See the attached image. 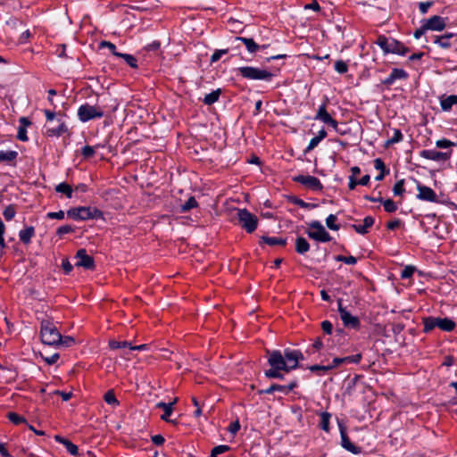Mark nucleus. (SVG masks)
I'll return each mask as SVG.
<instances>
[{
  "label": "nucleus",
  "mask_w": 457,
  "mask_h": 457,
  "mask_svg": "<svg viewBox=\"0 0 457 457\" xmlns=\"http://www.w3.org/2000/svg\"><path fill=\"white\" fill-rule=\"evenodd\" d=\"M457 104V95L443 96L440 100V105L443 111H450L452 107Z\"/></svg>",
  "instance_id": "27"
},
{
  "label": "nucleus",
  "mask_w": 457,
  "mask_h": 457,
  "mask_svg": "<svg viewBox=\"0 0 457 457\" xmlns=\"http://www.w3.org/2000/svg\"><path fill=\"white\" fill-rule=\"evenodd\" d=\"M238 224L247 232L253 233L258 226V218L247 209H237Z\"/></svg>",
  "instance_id": "6"
},
{
  "label": "nucleus",
  "mask_w": 457,
  "mask_h": 457,
  "mask_svg": "<svg viewBox=\"0 0 457 457\" xmlns=\"http://www.w3.org/2000/svg\"><path fill=\"white\" fill-rule=\"evenodd\" d=\"M59 125L56 128H47L46 134L48 137H60L68 132V127L63 120H58Z\"/></svg>",
  "instance_id": "22"
},
{
  "label": "nucleus",
  "mask_w": 457,
  "mask_h": 457,
  "mask_svg": "<svg viewBox=\"0 0 457 457\" xmlns=\"http://www.w3.org/2000/svg\"><path fill=\"white\" fill-rule=\"evenodd\" d=\"M344 358V362L345 363H359L362 358V355L361 353H356V354H353V355H350V356H346V357H343Z\"/></svg>",
  "instance_id": "52"
},
{
  "label": "nucleus",
  "mask_w": 457,
  "mask_h": 457,
  "mask_svg": "<svg viewBox=\"0 0 457 457\" xmlns=\"http://www.w3.org/2000/svg\"><path fill=\"white\" fill-rule=\"evenodd\" d=\"M40 337L42 343L48 345H57L58 342L62 340L61 333L55 325L48 320H44L41 322Z\"/></svg>",
  "instance_id": "3"
},
{
  "label": "nucleus",
  "mask_w": 457,
  "mask_h": 457,
  "mask_svg": "<svg viewBox=\"0 0 457 457\" xmlns=\"http://www.w3.org/2000/svg\"><path fill=\"white\" fill-rule=\"evenodd\" d=\"M118 57L122 58L129 67L133 69L137 68V61L132 54L121 53L118 54Z\"/></svg>",
  "instance_id": "35"
},
{
  "label": "nucleus",
  "mask_w": 457,
  "mask_h": 457,
  "mask_svg": "<svg viewBox=\"0 0 457 457\" xmlns=\"http://www.w3.org/2000/svg\"><path fill=\"white\" fill-rule=\"evenodd\" d=\"M262 241L265 244L275 246V245H281L284 246L287 244V239L282 237H262Z\"/></svg>",
  "instance_id": "32"
},
{
  "label": "nucleus",
  "mask_w": 457,
  "mask_h": 457,
  "mask_svg": "<svg viewBox=\"0 0 457 457\" xmlns=\"http://www.w3.org/2000/svg\"><path fill=\"white\" fill-rule=\"evenodd\" d=\"M448 18H444L439 15H434L429 19L423 21L424 29L433 31H442L446 27V21Z\"/></svg>",
  "instance_id": "16"
},
{
  "label": "nucleus",
  "mask_w": 457,
  "mask_h": 457,
  "mask_svg": "<svg viewBox=\"0 0 457 457\" xmlns=\"http://www.w3.org/2000/svg\"><path fill=\"white\" fill-rule=\"evenodd\" d=\"M337 216L334 214H329L326 219V225L329 229L338 230L339 225L336 223Z\"/></svg>",
  "instance_id": "43"
},
{
  "label": "nucleus",
  "mask_w": 457,
  "mask_h": 457,
  "mask_svg": "<svg viewBox=\"0 0 457 457\" xmlns=\"http://www.w3.org/2000/svg\"><path fill=\"white\" fill-rule=\"evenodd\" d=\"M55 191L64 194L68 198L72 197V187L65 182L60 183L55 187Z\"/></svg>",
  "instance_id": "34"
},
{
  "label": "nucleus",
  "mask_w": 457,
  "mask_h": 457,
  "mask_svg": "<svg viewBox=\"0 0 457 457\" xmlns=\"http://www.w3.org/2000/svg\"><path fill=\"white\" fill-rule=\"evenodd\" d=\"M335 70L339 73V74H345L348 71V64L343 61V60H338L335 62Z\"/></svg>",
  "instance_id": "45"
},
{
  "label": "nucleus",
  "mask_w": 457,
  "mask_h": 457,
  "mask_svg": "<svg viewBox=\"0 0 457 457\" xmlns=\"http://www.w3.org/2000/svg\"><path fill=\"white\" fill-rule=\"evenodd\" d=\"M5 232V225L4 223L0 220V249L3 250L6 247V244L4 241V235Z\"/></svg>",
  "instance_id": "57"
},
{
  "label": "nucleus",
  "mask_w": 457,
  "mask_h": 457,
  "mask_svg": "<svg viewBox=\"0 0 457 457\" xmlns=\"http://www.w3.org/2000/svg\"><path fill=\"white\" fill-rule=\"evenodd\" d=\"M315 120H320L323 123L331 126L337 132L338 130V122L331 117L327 111V104H322L316 113Z\"/></svg>",
  "instance_id": "15"
},
{
  "label": "nucleus",
  "mask_w": 457,
  "mask_h": 457,
  "mask_svg": "<svg viewBox=\"0 0 457 457\" xmlns=\"http://www.w3.org/2000/svg\"><path fill=\"white\" fill-rule=\"evenodd\" d=\"M417 189L419 191L417 195L418 199L431 203H438L437 195L431 187L418 184Z\"/></svg>",
  "instance_id": "17"
},
{
  "label": "nucleus",
  "mask_w": 457,
  "mask_h": 457,
  "mask_svg": "<svg viewBox=\"0 0 457 457\" xmlns=\"http://www.w3.org/2000/svg\"><path fill=\"white\" fill-rule=\"evenodd\" d=\"M309 370L312 372H318V371L328 372V371L331 370V367H328V365L315 364V365L310 366Z\"/></svg>",
  "instance_id": "56"
},
{
  "label": "nucleus",
  "mask_w": 457,
  "mask_h": 457,
  "mask_svg": "<svg viewBox=\"0 0 457 457\" xmlns=\"http://www.w3.org/2000/svg\"><path fill=\"white\" fill-rule=\"evenodd\" d=\"M374 167L376 170H380V172L389 174V169L386 167L385 162L380 158L374 160Z\"/></svg>",
  "instance_id": "48"
},
{
  "label": "nucleus",
  "mask_w": 457,
  "mask_h": 457,
  "mask_svg": "<svg viewBox=\"0 0 457 457\" xmlns=\"http://www.w3.org/2000/svg\"><path fill=\"white\" fill-rule=\"evenodd\" d=\"M228 49L215 50V52L211 56V59H210L211 63H214V62H218L221 58V56L223 54H228Z\"/></svg>",
  "instance_id": "49"
},
{
  "label": "nucleus",
  "mask_w": 457,
  "mask_h": 457,
  "mask_svg": "<svg viewBox=\"0 0 457 457\" xmlns=\"http://www.w3.org/2000/svg\"><path fill=\"white\" fill-rule=\"evenodd\" d=\"M456 327L455 322L449 318H438V328L445 332L453 331Z\"/></svg>",
  "instance_id": "28"
},
{
  "label": "nucleus",
  "mask_w": 457,
  "mask_h": 457,
  "mask_svg": "<svg viewBox=\"0 0 457 457\" xmlns=\"http://www.w3.org/2000/svg\"><path fill=\"white\" fill-rule=\"evenodd\" d=\"M74 228L71 225H63V226H61L57 228L56 230V234L59 236V237H62L65 234H69V233H72L74 232Z\"/></svg>",
  "instance_id": "51"
},
{
  "label": "nucleus",
  "mask_w": 457,
  "mask_h": 457,
  "mask_svg": "<svg viewBox=\"0 0 457 457\" xmlns=\"http://www.w3.org/2000/svg\"><path fill=\"white\" fill-rule=\"evenodd\" d=\"M17 138L21 141H27L28 140V137H27V130H26V128L25 127H20L19 129H18V134H17Z\"/></svg>",
  "instance_id": "63"
},
{
  "label": "nucleus",
  "mask_w": 457,
  "mask_h": 457,
  "mask_svg": "<svg viewBox=\"0 0 457 457\" xmlns=\"http://www.w3.org/2000/svg\"><path fill=\"white\" fill-rule=\"evenodd\" d=\"M376 43L383 50L385 54H396L399 55H405L410 52V49L402 42L394 38H388L384 35H379Z\"/></svg>",
  "instance_id": "2"
},
{
  "label": "nucleus",
  "mask_w": 457,
  "mask_h": 457,
  "mask_svg": "<svg viewBox=\"0 0 457 457\" xmlns=\"http://www.w3.org/2000/svg\"><path fill=\"white\" fill-rule=\"evenodd\" d=\"M74 343H75V340H74L73 337H62V340L60 342H58L57 345H62V346H65V347H70Z\"/></svg>",
  "instance_id": "58"
},
{
  "label": "nucleus",
  "mask_w": 457,
  "mask_h": 457,
  "mask_svg": "<svg viewBox=\"0 0 457 457\" xmlns=\"http://www.w3.org/2000/svg\"><path fill=\"white\" fill-rule=\"evenodd\" d=\"M453 37V33H445L442 36H436L434 38V43L437 44L440 47L444 49H448L452 46L450 39Z\"/></svg>",
  "instance_id": "26"
},
{
  "label": "nucleus",
  "mask_w": 457,
  "mask_h": 457,
  "mask_svg": "<svg viewBox=\"0 0 457 457\" xmlns=\"http://www.w3.org/2000/svg\"><path fill=\"white\" fill-rule=\"evenodd\" d=\"M54 440L62 445H63L66 450L73 456H77L79 454V448L76 445H74L71 441L67 438L62 437L60 435L54 436Z\"/></svg>",
  "instance_id": "20"
},
{
  "label": "nucleus",
  "mask_w": 457,
  "mask_h": 457,
  "mask_svg": "<svg viewBox=\"0 0 457 457\" xmlns=\"http://www.w3.org/2000/svg\"><path fill=\"white\" fill-rule=\"evenodd\" d=\"M438 318L439 317H426L423 318V325H424V332L428 333L433 330L435 328H438Z\"/></svg>",
  "instance_id": "30"
},
{
  "label": "nucleus",
  "mask_w": 457,
  "mask_h": 457,
  "mask_svg": "<svg viewBox=\"0 0 457 457\" xmlns=\"http://www.w3.org/2000/svg\"><path fill=\"white\" fill-rule=\"evenodd\" d=\"M408 73L403 69L395 68L392 70L390 75L386 78L382 83L386 86H391L396 79H406Z\"/></svg>",
  "instance_id": "18"
},
{
  "label": "nucleus",
  "mask_w": 457,
  "mask_h": 457,
  "mask_svg": "<svg viewBox=\"0 0 457 457\" xmlns=\"http://www.w3.org/2000/svg\"><path fill=\"white\" fill-rule=\"evenodd\" d=\"M320 142V140L317 137H312L304 152L308 153L313 150L319 145Z\"/></svg>",
  "instance_id": "64"
},
{
  "label": "nucleus",
  "mask_w": 457,
  "mask_h": 457,
  "mask_svg": "<svg viewBox=\"0 0 457 457\" xmlns=\"http://www.w3.org/2000/svg\"><path fill=\"white\" fill-rule=\"evenodd\" d=\"M405 192L404 179L398 180L393 187V193L395 195L403 196Z\"/></svg>",
  "instance_id": "37"
},
{
  "label": "nucleus",
  "mask_w": 457,
  "mask_h": 457,
  "mask_svg": "<svg viewBox=\"0 0 457 457\" xmlns=\"http://www.w3.org/2000/svg\"><path fill=\"white\" fill-rule=\"evenodd\" d=\"M433 2L432 1H428V2H421L419 4V9H420V12L422 13V14H425L428 12V9L433 5Z\"/></svg>",
  "instance_id": "61"
},
{
  "label": "nucleus",
  "mask_w": 457,
  "mask_h": 457,
  "mask_svg": "<svg viewBox=\"0 0 457 457\" xmlns=\"http://www.w3.org/2000/svg\"><path fill=\"white\" fill-rule=\"evenodd\" d=\"M101 47H107L111 53L118 57V54H120L121 53L117 51L116 46L109 41H102L100 44Z\"/></svg>",
  "instance_id": "50"
},
{
  "label": "nucleus",
  "mask_w": 457,
  "mask_h": 457,
  "mask_svg": "<svg viewBox=\"0 0 457 457\" xmlns=\"http://www.w3.org/2000/svg\"><path fill=\"white\" fill-rule=\"evenodd\" d=\"M381 204H383L384 210L386 212L392 213V212H395L397 210V205H396V204L392 199L384 200L382 198Z\"/></svg>",
  "instance_id": "39"
},
{
  "label": "nucleus",
  "mask_w": 457,
  "mask_h": 457,
  "mask_svg": "<svg viewBox=\"0 0 457 457\" xmlns=\"http://www.w3.org/2000/svg\"><path fill=\"white\" fill-rule=\"evenodd\" d=\"M104 111L100 106L85 104L78 109V117L82 122L104 117Z\"/></svg>",
  "instance_id": "8"
},
{
  "label": "nucleus",
  "mask_w": 457,
  "mask_h": 457,
  "mask_svg": "<svg viewBox=\"0 0 457 457\" xmlns=\"http://www.w3.org/2000/svg\"><path fill=\"white\" fill-rule=\"evenodd\" d=\"M220 94H221V90L220 88H218V89L213 90L212 92L205 95L204 98L203 99L204 104L206 105L213 104L214 103H216L219 100Z\"/></svg>",
  "instance_id": "31"
},
{
  "label": "nucleus",
  "mask_w": 457,
  "mask_h": 457,
  "mask_svg": "<svg viewBox=\"0 0 457 457\" xmlns=\"http://www.w3.org/2000/svg\"><path fill=\"white\" fill-rule=\"evenodd\" d=\"M374 222L375 220L373 217L366 216L363 220V225L353 224L352 225V228L355 230V232L361 235H365L368 233L369 228L373 226Z\"/></svg>",
  "instance_id": "21"
},
{
  "label": "nucleus",
  "mask_w": 457,
  "mask_h": 457,
  "mask_svg": "<svg viewBox=\"0 0 457 457\" xmlns=\"http://www.w3.org/2000/svg\"><path fill=\"white\" fill-rule=\"evenodd\" d=\"M9 420L12 422L14 425H19L21 423H26V420L24 417L15 413V412H9L7 415Z\"/></svg>",
  "instance_id": "41"
},
{
  "label": "nucleus",
  "mask_w": 457,
  "mask_h": 457,
  "mask_svg": "<svg viewBox=\"0 0 457 457\" xmlns=\"http://www.w3.org/2000/svg\"><path fill=\"white\" fill-rule=\"evenodd\" d=\"M335 260L337 262H344L345 264H349V265H354L357 262V259L352 255H350V256L337 255L335 257Z\"/></svg>",
  "instance_id": "42"
},
{
  "label": "nucleus",
  "mask_w": 457,
  "mask_h": 457,
  "mask_svg": "<svg viewBox=\"0 0 457 457\" xmlns=\"http://www.w3.org/2000/svg\"><path fill=\"white\" fill-rule=\"evenodd\" d=\"M337 305L340 319L344 326L345 328L358 330L361 328V321L359 318L353 316L345 307H343L341 299L338 300Z\"/></svg>",
  "instance_id": "9"
},
{
  "label": "nucleus",
  "mask_w": 457,
  "mask_h": 457,
  "mask_svg": "<svg viewBox=\"0 0 457 457\" xmlns=\"http://www.w3.org/2000/svg\"><path fill=\"white\" fill-rule=\"evenodd\" d=\"M17 157L18 152L16 151H0V162H5L12 166H15Z\"/></svg>",
  "instance_id": "24"
},
{
  "label": "nucleus",
  "mask_w": 457,
  "mask_h": 457,
  "mask_svg": "<svg viewBox=\"0 0 457 457\" xmlns=\"http://www.w3.org/2000/svg\"><path fill=\"white\" fill-rule=\"evenodd\" d=\"M309 229L306 230L307 236L318 242H329L332 237L325 229L322 224L318 220H313L308 224Z\"/></svg>",
  "instance_id": "7"
},
{
  "label": "nucleus",
  "mask_w": 457,
  "mask_h": 457,
  "mask_svg": "<svg viewBox=\"0 0 457 457\" xmlns=\"http://www.w3.org/2000/svg\"><path fill=\"white\" fill-rule=\"evenodd\" d=\"M62 268L63 270V272L68 275L71 272L72 269H73V266L71 265V263L70 262L69 259L68 258H65L62 260Z\"/></svg>",
  "instance_id": "60"
},
{
  "label": "nucleus",
  "mask_w": 457,
  "mask_h": 457,
  "mask_svg": "<svg viewBox=\"0 0 457 457\" xmlns=\"http://www.w3.org/2000/svg\"><path fill=\"white\" fill-rule=\"evenodd\" d=\"M67 216L71 219L76 220H87L90 219H102L104 218V213L102 211L96 207H86V206H80L76 208H71L67 212Z\"/></svg>",
  "instance_id": "4"
},
{
  "label": "nucleus",
  "mask_w": 457,
  "mask_h": 457,
  "mask_svg": "<svg viewBox=\"0 0 457 457\" xmlns=\"http://www.w3.org/2000/svg\"><path fill=\"white\" fill-rule=\"evenodd\" d=\"M293 181L299 183L312 191H321L323 189V185L320 180L314 176L297 175L293 178Z\"/></svg>",
  "instance_id": "10"
},
{
  "label": "nucleus",
  "mask_w": 457,
  "mask_h": 457,
  "mask_svg": "<svg viewBox=\"0 0 457 457\" xmlns=\"http://www.w3.org/2000/svg\"><path fill=\"white\" fill-rule=\"evenodd\" d=\"M338 428L340 431L341 436V446L346 451L353 453L359 454L361 453V448L360 446L353 444L347 435L346 427L340 421H338Z\"/></svg>",
  "instance_id": "12"
},
{
  "label": "nucleus",
  "mask_w": 457,
  "mask_h": 457,
  "mask_svg": "<svg viewBox=\"0 0 457 457\" xmlns=\"http://www.w3.org/2000/svg\"><path fill=\"white\" fill-rule=\"evenodd\" d=\"M16 214L15 206L12 204H9L5 207L3 212V215L6 220H11Z\"/></svg>",
  "instance_id": "44"
},
{
  "label": "nucleus",
  "mask_w": 457,
  "mask_h": 457,
  "mask_svg": "<svg viewBox=\"0 0 457 457\" xmlns=\"http://www.w3.org/2000/svg\"><path fill=\"white\" fill-rule=\"evenodd\" d=\"M267 361L270 369L265 370V377L268 378L283 379L281 371L289 372L286 359L279 350H266Z\"/></svg>",
  "instance_id": "1"
},
{
  "label": "nucleus",
  "mask_w": 457,
  "mask_h": 457,
  "mask_svg": "<svg viewBox=\"0 0 457 457\" xmlns=\"http://www.w3.org/2000/svg\"><path fill=\"white\" fill-rule=\"evenodd\" d=\"M237 72L242 78L249 80L270 81L273 78L270 71L253 66L239 67Z\"/></svg>",
  "instance_id": "5"
},
{
  "label": "nucleus",
  "mask_w": 457,
  "mask_h": 457,
  "mask_svg": "<svg viewBox=\"0 0 457 457\" xmlns=\"http://www.w3.org/2000/svg\"><path fill=\"white\" fill-rule=\"evenodd\" d=\"M64 212L63 211H59V212H48L46 214V217L48 219H57V220H62L64 219Z\"/></svg>",
  "instance_id": "62"
},
{
  "label": "nucleus",
  "mask_w": 457,
  "mask_h": 457,
  "mask_svg": "<svg viewBox=\"0 0 457 457\" xmlns=\"http://www.w3.org/2000/svg\"><path fill=\"white\" fill-rule=\"evenodd\" d=\"M35 236V228L32 226L26 227L19 232L20 240L24 245H29L31 242V238Z\"/></svg>",
  "instance_id": "25"
},
{
  "label": "nucleus",
  "mask_w": 457,
  "mask_h": 457,
  "mask_svg": "<svg viewBox=\"0 0 457 457\" xmlns=\"http://www.w3.org/2000/svg\"><path fill=\"white\" fill-rule=\"evenodd\" d=\"M81 154L85 159H89L95 155V149L90 145H85L81 149Z\"/></svg>",
  "instance_id": "53"
},
{
  "label": "nucleus",
  "mask_w": 457,
  "mask_h": 457,
  "mask_svg": "<svg viewBox=\"0 0 457 457\" xmlns=\"http://www.w3.org/2000/svg\"><path fill=\"white\" fill-rule=\"evenodd\" d=\"M109 346L112 350H117L120 348H129L131 347V343L128 341H116V340H111L109 342Z\"/></svg>",
  "instance_id": "36"
},
{
  "label": "nucleus",
  "mask_w": 457,
  "mask_h": 457,
  "mask_svg": "<svg viewBox=\"0 0 457 457\" xmlns=\"http://www.w3.org/2000/svg\"><path fill=\"white\" fill-rule=\"evenodd\" d=\"M321 329L327 335H330L333 330V325L329 320H323L321 322Z\"/></svg>",
  "instance_id": "59"
},
{
  "label": "nucleus",
  "mask_w": 457,
  "mask_h": 457,
  "mask_svg": "<svg viewBox=\"0 0 457 457\" xmlns=\"http://www.w3.org/2000/svg\"><path fill=\"white\" fill-rule=\"evenodd\" d=\"M455 144L453 142H452L451 140L446 139V138H442V139L436 141V146L437 148H441V149H446L451 146H453Z\"/></svg>",
  "instance_id": "47"
},
{
  "label": "nucleus",
  "mask_w": 457,
  "mask_h": 457,
  "mask_svg": "<svg viewBox=\"0 0 457 457\" xmlns=\"http://www.w3.org/2000/svg\"><path fill=\"white\" fill-rule=\"evenodd\" d=\"M283 354L289 371L298 368L299 361L304 359L303 354L300 350L286 348L284 349Z\"/></svg>",
  "instance_id": "11"
},
{
  "label": "nucleus",
  "mask_w": 457,
  "mask_h": 457,
  "mask_svg": "<svg viewBox=\"0 0 457 457\" xmlns=\"http://www.w3.org/2000/svg\"><path fill=\"white\" fill-rule=\"evenodd\" d=\"M453 151L439 152L435 149H425L420 152V156L435 162H446L452 157Z\"/></svg>",
  "instance_id": "13"
},
{
  "label": "nucleus",
  "mask_w": 457,
  "mask_h": 457,
  "mask_svg": "<svg viewBox=\"0 0 457 457\" xmlns=\"http://www.w3.org/2000/svg\"><path fill=\"white\" fill-rule=\"evenodd\" d=\"M415 268L412 266H406L401 272L402 278H410L412 277Z\"/></svg>",
  "instance_id": "55"
},
{
  "label": "nucleus",
  "mask_w": 457,
  "mask_h": 457,
  "mask_svg": "<svg viewBox=\"0 0 457 457\" xmlns=\"http://www.w3.org/2000/svg\"><path fill=\"white\" fill-rule=\"evenodd\" d=\"M330 418H331V414L327 411H323L320 413V428L326 432H329V430H330V428H329Z\"/></svg>",
  "instance_id": "33"
},
{
  "label": "nucleus",
  "mask_w": 457,
  "mask_h": 457,
  "mask_svg": "<svg viewBox=\"0 0 457 457\" xmlns=\"http://www.w3.org/2000/svg\"><path fill=\"white\" fill-rule=\"evenodd\" d=\"M310 250V244L303 237H298L295 240V251L300 254H304Z\"/></svg>",
  "instance_id": "29"
},
{
  "label": "nucleus",
  "mask_w": 457,
  "mask_h": 457,
  "mask_svg": "<svg viewBox=\"0 0 457 457\" xmlns=\"http://www.w3.org/2000/svg\"><path fill=\"white\" fill-rule=\"evenodd\" d=\"M403 140V134L400 129H394V136L387 141V144H395Z\"/></svg>",
  "instance_id": "54"
},
{
  "label": "nucleus",
  "mask_w": 457,
  "mask_h": 457,
  "mask_svg": "<svg viewBox=\"0 0 457 457\" xmlns=\"http://www.w3.org/2000/svg\"><path fill=\"white\" fill-rule=\"evenodd\" d=\"M104 401L111 405L118 406L120 404L112 390L107 391L104 395Z\"/></svg>",
  "instance_id": "38"
},
{
  "label": "nucleus",
  "mask_w": 457,
  "mask_h": 457,
  "mask_svg": "<svg viewBox=\"0 0 457 457\" xmlns=\"http://www.w3.org/2000/svg\"><path fill=\"white\" fill-rule=\"evenodd\" d=\"M197 206V202L195 197L191 196L187 201L181 206L182 212H187Z\"/></svg>",
  "instance_id": "46"
},
{
  "label": "nucleus",
  "mask_w": 457,
  "mask_h": 457,
  "mask_svg": "<svg viewBox=\"0 0 457 457\" xmlns=\"http://www.w3.org/2000/svg\"><path fill=\"white\" fill-rule=\"evenodd\" d=\"M235 41L242 42L245 46L247 51L251 54L256 53L261 49L260 45H258L253 38L236 37Z\"/></svg>",
  "instance_id": "23"
},
{
  "label": "nucleus",
  "mask_w": 457,
  "mask_h": 457,
  "mask_svg": "<svg viewBox=\"0 0 457 457\" xmlns=\"http://www.w3.org/2000/svg\"><path fill=\"white\" fill-rule=\"evenodd\" d=\"M290 202L295 205L300 206L301 208H303V209L314 208L316 206V204L305 203L303 200H302L296 196H292L290 198Z\"/></svg>",
  "instance_id": "40"
},
{
  "label": "nucleus",
  "mask_w": 457,
  "mask_h": 457,
  "mask_svg": "<svg viewBox=\"0 0 457 457\" xmlns=\"http://www.w3.org/2000/svg\"><path fill=\"white\" fill-rule=\"evenodd\" d=\"M75 258L77 259L75 266L82 267L88 270H94L96 269L95 260L92 256L87 254L86 249L81 248L78 250Z\"/></svg>",
  "instance_id": "14"
},
{
  "label": "nucleus",
  "mask_w": 457,
  "mask_h": 457,
  "mask_svg": "<svg viewBox=\"0 0 457 457\" xmlns=\"http://www.w3.org/2000/svg\"><path fill=\"white\" fill-rule=\"evenodd\" d=\"M177 399L174 400L173 403H163L160 402L156 404V407L163 410V414L161 416V419L166 422L175 423L173 420H170L169 417L171 415L173 411V404L176 403Z\"/></svg>",
  "instance_id": "19"
}]
</instances>
